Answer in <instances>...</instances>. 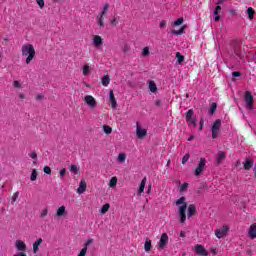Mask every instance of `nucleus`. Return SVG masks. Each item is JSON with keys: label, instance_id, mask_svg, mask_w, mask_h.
<instances>
[{"label": "nucleus", "instance_id": "nucleus-1", "mask_svg": "<svg viewBox=\"0 0 256 256\" xmlns=\"http://www.w3.org/2000/svg\"><path fill=\"white\" fill-rule=\"evenodd\" d=\"M187 198H185V196H182L181 198H179L177 201H176V205H181L179 206L178 208V214H179V217H180V223H185V221H187V214H186V211H187Z\"/></svg>", "mask_w": 256, "mask_h": 256}, {"label": "nucleus", "instance_id": "nucleus-2", "mask_svg": "<svg viewBox=\"0 0 256 256\" xmlns=\"http://www.w3.org/2000/svg\"><path fill=\"white\" fill-rule=\"evenodd\" d=\"M22 55L26 58V64L29 65L35 59V48L33 47V44H24L22 46Z\"/></svg>", "mask_w": 256, "mask_h": 256}, {"label": "nucleus", "instance_id": "nucleus-3", "mask_svg": "<svg viewBox=\"0 0 256 256\" xmlns=\"http://www.w3.org/2000/svg\"><path fill=\"white\" fill-rule=\"evenodd\" d=\"M186 121L188 122V127H197V118H195V111L189 109L186 112Z\"/></svg>", "mask_w": 256, "mask_h": 256}, {"label": "nucleus", "instance_id": "nucleus-4", "mask_svg": "<svg viewBox=\"0 0 256 256\" xmlns=\"http://www.w3.org/2000/svg\"><path fill=\"white\" fill-rule=\"evenodd\" d=\"M220 131H221V119H217L212 125V139H217L219 137Z\"/></svg>", "mask_w": 256, "mask_h": 256}, {"label": "nucleus", "instance_id": "nucleus-5", "mask_svg": "<svg viewBox=\"0 0 256 256\" xmlns=\"http://www.w3.org/2000/svg\"><path fill=\"white\" fill-rule=\"evenodd\" d=\"M227 233H229V226L227 225L215 230V236L217 239H223V237H226Z\"/></svg>", "mask_w": 256, "mask_h": 256}, {"label": "nucleus", "instance_id": "nucleus-6", "mask_svg": "<svg viewBox=\"0 0 256 256\" xmlns=\"http://www.w3.org/2000/svg\"><path fill=\"white\" fill-rule=\"evenodd\" d=\"M169 245V235L167 233H163L160 237V241L158 243L159 249L163 250Z\"/></svg>", "mask_w": 256, "mask_h": 256}, {"label": "nucleus", "instance_id": "nucleus-7", "mask_svg": "<svg viewBox=\"0 0 256 256\" xmlns=\"http://www.w3.org/2000/svg\"><path fill=\"white\" fill-rule=\"evenodd\" d=\"M205 165H207V160L205 158H200V162H199L197 168L195 169L196 177H199V175H201V173H203V170L205 169Z\"/></svg>", "mask_w": 256, "mask_h": 256}, {"label": "nucleus", "instance_id": "nucleus-8", "mask_svg": "<svg viewBox=\"0 0 256 256\" xmlns=\"http://www.w3.org/2000/svg\"><path fill=\"white\" fill-rule=\"evenodd\" d=\"M244 100L246 102L247 109H253V95H251V92L246 91Z\"/></svg>", "mask_w": 256, "mask_h": 256}, {"label": "nucleus", "instance_id": "nucleus-9", "mask_svg": "<svg viewBox=\"0 0 256 256\" xmlns=\"http://www.w3.org/2000/svg\"><path fill=\"white\" fill-rule=\"evenodd\" d=\"M84 101L88 106L91 107V109H95V107H97V100H95V98L91 95H86L84 97Z\"/></svg>", "mask_w": 256, "mask_h": 256}, {"label": "nucleus", "instance_id": "nucleus-10", "mask_svg": "<svg viewBox=\"0 0 256 256\" xmlns=\"http://www.w3.org/2000/svg\"><path fill=\"white\" fill-rule=\"evenodd\" d=\"M195 253H196V255H202V256L209 255V252L207 251V249H205V246H203L201 244H197L195 246Z\"/></svg>", "mask_w": 256, "mask_h": 256}, {"label": "nucleus", "instance_id": "nucleus-11", "mask_svg": "<svg viewBox=\"0 0 256 256\" xmlns=\"http://www.w3.org/2000/svg\"><path fill=\"white\" fill-rule=\"evenodd\" d=\"M136 135L138 139H144V137H147V129L141 128V126H139V122H137L136 125Z\"/></svg>", "mask_w": 256, "mask_h": 256}, {"label": "nucleus", "instance_id": "nucleus-12", "mask_svg": "<svg viewBox=\"0 0 256 256\" xmlns=\"http://www.w3.org/2000/svg\"><path fill=\"white\" fill-rule=\"evenodd\" d=\"M15 247L17 251H21V253H25V251H27V244L21 240H16Z\"/></svg>", "mask_w": 256, "mask_h": 256}, {"label": "nucleus", "instance_id": "nucleus-13", "mask_svg": "<svg viewBox=\"0 0 256 256\" xmlns=\"http://www.w3.org/2000/svg\"><path fill=\"white\" fill-rule=\"evenodd\" d=\"M94 47L99 49V47H103V38L99 35H95L92 39Z\"/></svg>", "mask_w": 256, "mask_h": 256}, {"label": "nucleus", "instance_id": "nucleus-14", "mask_svg": "<svg viewBox=\"0 0 256 256\" xmlns=\"http://www.w3.org/2000/svg\"><path fill=\"white\" fill-rule=\"evenodd\" d=\"M196 213H197V206H195V204H190L188 206V214H187L188 219H191V217H193V215H195Z\"/></svg>", "mask_w": 256, "mask_h": 256}, {"label": "nucleus", "instance_id": "nucleus-15", "mask_svg": "<svg viewBox=\"0 0 256 256\" xmlns=\"http://www.w3.org/2000/svg\"><path fill=\"white\" fill-rule=\"evenodd\" d=\"M85 191H87V182H85V180H81L80 181V185L77 189V193H79V195L85 193Z\"/></svg>", "mask_w": 256, "mask_h": 256}, {"label": "nucleus", "instance_id": "nucleus-16", "mask_svg": "<svg viewBox=\"0 0 256 256\" xmlns=\"http://www.w3.org/2000/svg\"><path fill=\"white\" fill-rule=\"evenodd\" d=\"M254 161L251 158H246L245 162L243 163L245 171H249L254 165Z\"/></svg>", "mask_w": 256, "mask_h": 256}, {"label": "nucleus", "instance_id": "nucleus-17", "mask_svg": "<svg viewBox=\"0 0 256 256\" xmlns=\"http://www.w3.org/2000/svg\"><path fill=\"white\" fill-rule=\"evenodd\" d=\"M248 235H249L250 239H256V223H254L250 226Z\"/></svg>", "mask_w": 256, "mask_h": 256}, {"label": "nucleus", "instance_id": "nucleus-18", "mask_svg": "<svg viewBox=\"0 0 256 256\" xmlns=\"http://www.w3.org/2000/svg\"><path fill=\"white\" fill-rule=\"evenodd\" d=\"M43 243V238H38L34 243H33V253L36 254L39 252V245Z\"/></svg>", "mask_w": 256, "mask_h": 256}, {"label": "nucleus", "instance_id": "nucleus-19", "mask_svg": "<svg viewBox=\"0 0 256 256\" xmlns=\"http://www.w3.org/2000/svg\"><path fill=\"white\" fill-rule=\"evenodd\" d=\"M151 249H153V244L151 242V239L146 238V241L144 243V250L146 251V253H149Z\"/></svg>", "mask_w": 256, "mask_h": 256}, {"label": "nucleus", "instance_id": "nucleus-20", "mask_svg": "<svg viewBox=\"0 0 256 256\" xmlns=\"http://www.w3.org/2000/svg\"><path fill=\"white\" fill-rule=\"evenodd\" d=\"M227 157V154L225 152H219L217 157H216V163L217 165H221L223 163V160Z\"/></svg>", "mask_w": 256, "mask_h": 256}, {"label": "nucleus", "instance_id": "nucleus-21", "mask_svg": "<svg viewBox=\"0 0 256 256\" xmlns=\"http://www.w3.org/2000/svg\"><path fill=\"white\" fill-rule=\"evenodd\" d=\"M110 103L112 105V109H117V100L115 99V94L113 91H110Z\"/></svg>", "mask_w": 256, "mask_h": 256}, {"label": "nucleus", "instance_id": "nucleus-22", "mask_svg": "<svg viewBox=\"0 0 256 256\" xmlns=\"http://www.w3.org/2000/svg\"><path fill=\"white\" fill-rule=\"evenodd\" d=\"M147 183V177H144L140 183V187L138 189V195H141V193H143V191H145V185Z\"/></svg>", "mask_w": 256, "mask_h": 256}, {"label": "nucleus", "instance_id": "nucleus-23", "mask_svg": "<svg viewBox=\"0 0 256 256\" xmlns=\"http://www.w3.org/2000/svg\"><path fill=\"white\" fill-rule=\"evenodd\" d=\"M64 215H67V210H65V206H61L56 212V217H63Z\"/></svg>", "mask_w": 256, "mask_h": 256}, {"label": "nucleus", "instance_id": "nucleus-24", "mask_svg": "<svg viewBox=\"0 0 256 256\" xmlns=\"http://www.w3.org/2000/svg\"><path fill=\"white\" fill-rule=\"evenodd\" d=\"M151 93H157V84L153 80L148 82Z\"/></svg>", "mask_w": 256, "mask_h": 256}, {"label": "nucleus", "instance_id": "nucleus-25", "mask_svg": "<svg viewBox=\"0 0 256 256\" xmlns=\"http://www.w3.org/2000/svg\"><path fill=\"white\" fill-rule=\"evenodd\" d=\"M219 11H221V6L220 5L216 6L215 11H214V15H215L214 20L216 22H218L221 19V16H219Z\"/></svg>", "mask_w": 256, "mask_h": 256}, {"label": "nucleus", "instance_id": "nucleus-26", "mask_svg": "<svg viewBox=\"0 0 256 256\" xmlns=\"http://www.w3.org/2000/svg\"><path fill=\"white\" fill-rule=\"evenodd\" d=\"M109 83H111V78H109V75H105L103 78H102V85L104 87H107L109 85Z\"/></svg>", "mask_w": 256, "mask_h": 256}, {"label": "nucleus", "instance_id": "nucleus-27", "mask_svg": "<svg viewBox=\"0 0 256 256\" xmlns=\"http://www.w3.org/2000/svg\"><path fill=\"white\" fill-rule=\"evenodd\" d=\"M111 208V205L109 203L104 204L100 210V213L102 215H105V213H107V211H109V209Z\"/></svg>", "mask_w": 256, "mask_h": 256}, {"label": "nucleus", "instance_id": "nucleus-28", "mask_svg": "<svg viewBox=\"0 0 256 256\" xmlns=\"http://www.w3.org/2000/svg\"><path fill=\"white\" fill-rule=\"evenodd\" d=\"M111 5L109 3H106L103 7L102 12L100 13V15H102V17H105V15H107V11H109Z\"/></svg>", "mask_w": 256, "mask_h": 256}, {"label": "nucleus", "instance_id": "nucleus-29", "mask_svg": "<svg viewBox=\"0 0 256 256\" xmlns=\"http://www.w3.org/2000/svg\"><path fill=\"white\" fill-rule=\"evenodd\" d=\"M96 21H97L99 27H105V23L103 22V15H98L96 17Z\"/></svg>", "mask_w": 256, "mask_h": 256}, {"label": "nucleus", "instance_id": "nucleus-30", "mask_svg": "<svg viewBox=\"0 0 256 256\" xmlns=\"http://www.w3.org/2000/svg\"><path fill=\"white\" fill-rule=\"evenodd\" d=\"M176 59H177L179 65H182L183 61H185V56H183L179 52H177L176 53Z\"/></svg>", "mask_w": 256, "mask_h": 256}, {"label": "nucleus", "instance_id": "nucleus-31", "mask_svg": "<svg viewBox=\"0 0 256 256\" xmlns=\"http://www.w3.org/2000/svg\"><path fill=\"white\" fill-rule=\"evenodd\" d=\"M103 130L104 133H106V135H111V133H113V128H111V126L108 125H104Z\"/></svg>", "mask_w": 256, "mask_h": 256}, {"label": "nucleus", "instance_id": "nucleus-32", "mask_svg": "<svg viewBox=\"0 0 256 256\" xmlns=\"http://www.w3.org/2000/svg\"><path fill=\"white\" fill-rule=\"evenodd\" d=\"M47 215H49V208H44L42 211H41V214H40V219H45V217H47Z\"/></svg>", "mask_w": 256, "mask_h": 256}, {"label": "nucleus", "instance_id": "nucleus-33", "mask_svg": "<svg viewBox=\"0 0 256 256\" xmlns=\"http://www.w3.org/2000/svg\"><path fill=\"white\" fill-rule=\"evenodd\" d=\"M241 49V44L237 41L234 42V53H236V55H239V50Z\"/></svg>", "mask_w": 256, "mask_h": 256}, {"label": "nucleus", "instance_id": "nucleus-34", "mask_svg": "<svg viewBox=\"0 0 256 256\" xmlns=\"http://www.w3.org/2000/svg\"><path fill=\"white\" fill-rule=\"evenodd\" d=\"M39 174L37 173V170L36 169H33L32 170V173H31V176H30V181H37V176Z\"/></svg>", "mask_w": 256, "mask_h": 256}, {"label": "nucleus", "instance_id": "nucleus-35", "mask_svg": "<svg viewBox=\"0 0 256 256\" xmlns=\"http://www.w3.org/2000/svg\"><path fill=\"white\" fill-rule=\"evenodd\" d=\"M215 111H217V103L213 102V103L211 104L209 113H210L211 115H214V114H215Z\"/></svg>", "mask_w": 256, "mask_h": 256}, {"label": "nucleus", "instance_id": "nucleus-36", "mask_svg": "<svg viewBox=\"0 0 256 256\" xmlns=\"http://www.w3.org/2000/svg\"><path fill=\"white\" fill-rule=\"evenodd\" d=\"M109 187H117V177H112L109 182Z\"/></svg>", "mask_w": 256, "mask_h": 256}, {"label": "nucleus", "instance_id": "nucleus-37", "mask_svg": "<svg viewBox=\"0 0 256 256\" xmlns=\"http://www.w3.org/2000/svg\"><path fill=\"white\" fill-rule=\"evenodd\" d=\"M89 73H91V69H90L89 65H84L83 75L87 76V75H89Z\"/></svg>", "mask_w": 256, "mask_h": 256}, {"label": "nucleus", "instance_id": "nucleus-38", "mask_svg": "<svg viewBox=\"0 0 256 256\" xmlns=\"http://www.w3.org/2000/svg\"><path fill=\"white\" fill-rule=\"evenodd\" d=\"M247 13H248L249 19H253L254 15H255V10H253L251 7H249L247 10Z\"/></svg>", "mask_w": 256, "mask_h": 256}, {"label": "nucleus", "instance_id": "nucleus-39", "mask_svg": "<svg viewBox=\"0 0 256 256\" xmlns=\"http://www.w3.org/2000/svg\"><path fill=\"white\" fill-rule=\"evenodd\" d=\"M70 171L71 173H74L75 175H77V173H79V168L77 167V165H71Z\"/></svg>", "mask_w": 256, "mask_h": 256}, {"label": "nucleus", "instance_id": "nucleus-40", "mask_svg": "<svg viewBox=\"0 0 256 256\" xmlns=\"http://www.w3.org/2000/svg\"><path fill=\"white\" fill-rule=\"evenodd\" d=\"M191 155L189 153L185 154L182 158V165H185V163H187V161H189Z\"/></svg>", "mask_w": 256, "mask_h": 256}, {"label": "nucleus", "instance_id": "nucleus-41", "mask_svg": "<svg viewBox=\"0 0 256 256\" xmlns=\"http://www.w3.org/2000/svg\"><path fill=\"white\" fill-rule=\"evenodd\" d=\"M126 156L124 153H121L118 155V161L119 163H125Z\"/></svg>", "mask_w": 256, "mask_h": 256}, {"label": "nucleus", "instance_id": "nucleus-42", "mask_svg": "<svg viewBox=\"0 0 256 256\" xmlns=\"http://www.w3.org/2000/svg\"><path fill=\"white\" fill-rule=\"evenodd\" d=\"M187 187H189V183H183L180 186V192L183 193V192L187 191Z\"/></svg>", "mask_w": 256, "mask_h": 256}, {"label": "nucleus", "instance_id": "nucleus-43", "mask_svg": "<svg viewBox=\"0 0 256 256\" xmlns=\"http://www.w3.org/2000/svg\"><path fill=\"white\" fill-rule=\"evenodd\" d=\"M149 53V47H144L142 50L143 57H148Z\"/></svg>", "mask_w": 256, "mask_h": 256}, {"label": "nucleus", "instance_id": "nucleus-44", "mask_svg": "<svg viewBox=\"0 0 256 256\" xmlns=\"http://www.w3.org/2000/svg\"><path fill=\"white\" fill-rule=\"evenodd\" d=\"M183 33L185 32L181 28L179 30H172V35H183Z\"/></svg>", "mask_w": 256, "mask_h": 256}, {"label": "nucleus", "instance_id": "nucleus-45", "mask_svg": "<svg viewBox=\"0 0 256 256\" xmlns=\"http://www.w3.org/2000/svg\"><path fill=\"white\" fill-rule=\"evenodd\" d=\"M36 3L40 7V9H43L45 7V0H36Z\"/></svg>", "mask_w": 256, "mask_h": 256}, {"label": "nucleus", "instance_id": "nucleus-46", "mask_svg": "<svg viewBox=\"0 0 256 256\" xmlns=\"http://www.w3.org/2000/svg\"><path fill=\"white\" fill-rule=\"evenodd\" d=\"M183 18H178L175 22H174V26L178 27V25H183Z\"/></svg>", "mask_w": 256, "mask_h": 256}, {"label": "nucleus", "instance_id": "nucleus-47", "mask_svg": "<svg viewBox=\"0 0 256 256\" xmlns=\"http://www.w3.org/2000/svg\"><path fill=\"white\" fill-rule=\"evenodd\" d=\"M122 51H123V53H129V51H131V46H129L128 44H125L123 46Z\"/></svg>", "mask_w": 256, "mask_h": 256}, {"label": "nucleus", "instance_id": "nucleus-48", "mask_svg": "<svg viewBox=\"0 0 256 256\" xmlns=\"http://www.w3.org/2000/svg\"><path fill=\"white\" fill-rule=\"evenodd\" d=\"M19 199V192H15L11 198L12 203H15Z\"/></svg>", "mask_w": 256, "mask_h": 256}, {"label": "nucleus", "instance_id": "nucleus-49", "mask_svg": "<svg viewBox=\"0 0 256 256\" xmlns=\"http://www.w3.org/2000/svg\"><path fill=\"white\" fill-rule=\"evenodd\" d=\"M13 87H15V89H21V83L17 80H15L13 82Z\"/></svg>", "mask_w": 256, "mask_h": 256}, {"label": "nucleus", "instance_id": "nucleus-50", "mask_svg": "<svg viewBox=\"0 0 256 256\" xmlns=\"http://www.w3.org/2000/svg\"><path fill=\"white\" fill-rule=\"evenodd\" d=\"M44 173H46V175H51V167L45 166L44 167Z\"/></svg>", "mask_w": 256, "mask_h": 256}, {"label": "nucleus", "instance_id": "nucleus-51", "mask_svg": "<svg viewBox=\"0 0 256 256\" xmlns=\"http://www.w3.org/2000/svg\"><path fill=\"white\" fill-rule=\"evenodd\" d=\"M85 255H87V247H84V248L80 251V253H79L78 256H85Z\"/></svg>", "mask_w": 256, "mask_h": 256}, {"label": "nucleus", "instance_id": "nucleus-52", "mask_svg": "<svg viewBox=\"0 0 256 256\" xmlns=\"http://www.w3.org/2000/svg\"><path fill=\"white\" fill-rule=\"evenodd\" d=\"M110 23H111V25L113 26V27H117V23H119L118 21H117V18H113L111 21H110Z\"/></svg>", "mask_w": 256, "mask_h": 256}, {"label": "nucleus", "instance_id": "nucleus-53", "mask_svg": "<svg viewBox=\"0 0 256 256\" xmlns=\"http://www.w3.org/2000/svg\"><path fill=\"white\" fill-rule=\"evenodd\" d=\"M29 157H31V159H37V152H36V151H32V152L29 154Z\"/></svg>", "mask_w": 256, "mask_h": 256}, {"label": "nucleus", "instance_id": "nucleus-54", "mask_svg": "<svg viewBox=\"0 0 256 256\" xmlns=\"http://www.w3.org/2000/svg\"><path fill=\"white\" fill-rule=\"evenodd\" d=\"M66 173H67V169L62 168V169L60 170V177H65Z\"/></svg>", "mask_w": 256, "mask_h": 256}, {"label": "nucleus", "instance_id": "nucleus-55", "mask_svg": "<svg viewBox=\"0 0 256 256\" xmlns=\"http://www.w3.org/2000/svg\"><path fill=\"white\" fill-rule=\"evenodd\" d=\"M166 25H167V21L162 20V21L160 22V29L165 28V27H166Z\"/></svg>", "mask_w": 256, "mask_h": 256}, {"label": "nucleus", "instance_id": "nucleus-56", "mask_svg": "<svg viewBox=\"0 0 256 256\" xmlns=\"http://www.w3.org/2000/svg\"><path fill=\"white\" fill-rule=\"evenodd\" d=\"M232 76H233V77H241V72H239V71H234V72H232Z\"/></svg>", "mask_w": 256, "mask_h": 256}, {"label": "nucleus", "instance_id": "nucleus-57", "mask_svg": "<svg viewBox=\"0 0 256 256\" xmlns=\"http://www.w3.org/2000/svg\"><path fill=\"white\" fill-rule=\"evenodd\" d=\"M205 121L203 120V118L200 119V127H199V131H203V125H204Z\"/></svg>", "mask_w": 256, "mask_h": 256}, {"label": "nucleus", "instance_id": "nucleus-58", "mask_svg": "<svg viewBox=\"0 0 256 256\" xmlns=\"http://www.w3.org/2000/svg\"><path fill=\"white\" fill-rule=\"evenodd\" d=\"M91 243H93V239L87 240L84 247H86V249H87V247H89V245H91Z\"/></svg>", "mask_w": 256, "mask_h": 256}, {"label": "nucleus", "instance_id": "nucleus-59", "mask_svg": "<svg viewBox=\"0 0 256 256\" xmlns=\"http://www.w3.org/2000/svg\"><path fill=\"white\" fill-rule=\"evenodd\" d=\"M43 95L42 94H38L37 96H36V99H37V101H41V99H43Z\"/></svg>", "mask_w": 256, "mask_h": 256}, {"label": "nucleus", "instance_id": "nucleus-60", "mask_svg": "<svg viewBox=\"0 0 256 256\" xmlns=\"http://www.w3.org/2000/svg\"><path fill=\"white\" fill-rule=\"evenodd\" d=\"M155 105H156V107H160L161 106V100H156Z\"/></svg>", "mask_w": 256, "mask_h": 256}, {"label": "nucleus", "instance_id": "nucleus-61", "mask_svg": "<svg viewBox=\"0 0 256 256\" xmlns=\"http://www.w3.org/2000/svg\"><path fill=\"white\" fill-rule=\"evenodd\" d=\"M225 3V0H218L217 5H223Z\"/></svg>", "mask_w": 256, "mask_h": 256}, {"label": "nucleus", "instance_id": "nucleus-62", "mask_svg": "<svg viewBox=\"0 0 256 256\" xmlns=\"http://www.w3.org/2000/svg\"><path fill=\"white\" fill-rule=\"evenodd\" d=\"M19 99H25V94L24 93L19 94Z\"/></svg>", "mask_w": 256, "mask_h": 256}, {"label": "nucleus", "instance_id": "nucleus-63", "mask_svg": "<svg viewBox=\"0 0 256 256\" xmlns=\"http://www.w3.org/2000/svg\"><path fill=\"white\" fill-rule=\"evenodd\" d=\"M180 237H185V232L181 231L180 232Z\"/></svg>", "mask_w": 256, "mask_h": 256}, {"label": "nucleus", "instance_id": "nucleus-64", "mask_svg": "<svg viewBox=\"0 0 256 256\" xmlns=\"http://www.w3.org/2000/svg\"><path fill=\"white\" fill-rule=\"evenodd\" d=\"M192 139H195V136L191 135V136L188 138V141H191Z\"/></svg>", "mask_w": 256, "mask_h": 256}]
</instances>
